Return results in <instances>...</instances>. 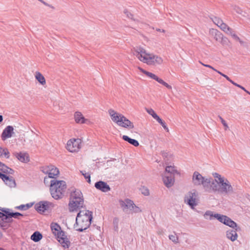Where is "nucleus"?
<instances>
[{
    "instance_id": "obj_1",
    "label": "nucleus",
    "mask_w": 250,
    "mask_h": 250,
    "mask_svg": "<svg viewBox=\"0 0 250 250\" xmlns=\"http://www.w3.org/2000/svg\"><path fill=\"white\" fill-rule=\"evenodd\" d=\"M133 54L141 62L148 65L161 64L163 62L161 57L147 53L146 50L141 46L134 47L132 50Z\"/></svg>"
},
{
    "instance_id": "obj_2",
    "label": "nucleus",
    "mask_w": 250,
    "mask_h": 250,
    "mask_svg": "<svg viewBox=\"0 0 250 250\" xmlns=\"http://www.w3.org/2000/svg\"><path fill=\"white\" fill-rule=\"evenodd\" d=\"M92 219V212L88 210H80L76 218L74 228L76 230L82 232L90 225Z\"/></svg>"
},
{
    "instance_id": "obj_3",
    "label": "nucleus",
    "mask_w": 250,
    "mask_h": 250,
    "mask_svg": "<svg viewBox=\"0 0 250 250\" xmlns=\"http://www.w3.org/2000/svg\"><path fill=\"white\" fill-rule=\"evenodd\" d=\"M50 183V192L52 198L55 200L62 199L66 189L65 182L52 179Z\"/></svg>"
},
{
    "instance_id": "obj_4",
    "label": "nucleus",
    "mask_w": 250,
    "mask_h": 250,
    "mask_svg": "<svg viewBox=\"0 0 250 250\" xmlns=\"http://www.w3.org/2000/svg\"><path fill=\"white\" fill-rule=\"evenodd\" d=\"M69 199L68 206L70 212L77 211L83 207L84 199L81 190L75 189L72 191L70 193Z\"/></svg>"
},
{
    "instance_id": "obj_5",
    "label": "nucleus",
    "mask_w": 250,
    "mask_h": 250,
    "mask_svg": "<svg viewBox=\"0 0 250 250\" xmlns=\"http://www.w3.org/2000/svg\"><path fill=\"white\" fill-rule=\"evenodd\" d=\"M52 233L56 236L57 240L64 249L70 247V242L66 235L65 232L62 231L61 227L56 223H52L50 225Z\"/></svg>"
},
{
    "instance_id": "obj_6",
    "label": "nucleus",
    "mask_w": 250,
    "mask_h": 250,
    "mask_svg": "<svg viewBox=\"0 0 250 250\" xmlns=\"http://www.w3.org/2000/svg\"><path fill=\"white\" fill-rule=\"evenodd\" d=\"M108 113L112 120L118 125L125 128L131 129L134 128L133 124L122 114L117 113L111 109L108 110Z\"/></svg>"
},
{
    "instance_id": "obj_7",
    "label": "nucleus",
    "mask_w": 250,
    "mask_h": 250,
    "mask_svg": "<svg viewBox=\"0 0 250 250\" xmlns=\"http://www.w3.org/2000/svg\"><path fill=\"white\" fill-rule=\"evenodd\" d=\"M211 178H206L198 171H195L192 175V182L194 186H202L205 191L209 192L211 191Z\"/></svg>"
},
{
    "instance_id": "obj_8",
    "label": "nucleus",
    "mask_w": 250,
    "mask_h": 250,
    "mask_svg": "<svg viewBox=\"0 0 250 250\" xmlns=\"http://www.w3.org/2000/svg\"><path fill=\"white\" fill-rule=\"evenodd\" d=\"M198 196V193L196 189L191 190L185 195V203L190 206L191 208H193L194 207L197 205L196 199Z\"/></svg>"
},
{
    "instance_id": "obj_9",
    "label": "nucleus",
    "mask_w": 250,
    "mask_h": 250,
    "mask_svg": "<svg viewBox=\"0 0 250 250\" xmlns=\"http://www.w3.org/2000/svg\"><path fill=\"white\" fill-rule=\"evenodd\" d=\"M82 140L81 139H71L68 141L66 149L71 152H77L81 147Z\"/></svg>"
},
{
    "instance_id": "obj_10",
    "label": "nucleus",
    "mask_w": 250,
    "mask_h": 250,
    "mask_svg": "<svg viewBox=\"0 0 250 250\" xmlns=\"http://www.w3.org/2000/svg\"><path fill=\"white\" fill-rule=\"evenodd\" d=\"M53 207V203L46 201H40L35 205V209L41 214Z\"/></svg>"
},
{
    "instance_id": "obj_11",
    "label": "nucleus",
    "mask_w": 250,
    "mask_h": 250,
    "mask_svg": "<svg viewBox=\"0 0 250 250\" xmlns=\"http://www.w3.org/2000/svg\"><path fill=\"white\" fill-rule=\"evenodd\" d=\"M41 170L44 174H47L49 178L54 179H55V177L60 173L59 169L53 165L42 167H41Z\"/></svg>"
},
{
    "instance_id": "obj_12",
    "label": "nucleus",
    "mask_w": 250,
    "mask_h": 250,
    "mask_svg": "<svg viewBox=\"0 0 250 250\" xmlns=\"http://www.w3.org/2000/svg\"><path fill=\"white\" fill-rule=\"evenodd\" d=\"M218 184L219 186L220 192L227 194L233 192L232 187L227 179L221 181Z\"/></svg>"
},
{
    "instance_id": "obj_13",
    "label": "nucleus",
    "mask_w": 250,
    "mask_h": 250,
    "mask_svg": "<svg viewBox=\"0 0 250 250\" xmlns=\"http://www.w3.org/2000/svg\"><path fill=\"white\" fill-rule=\"evenodd\" d=\"M119 203L124 211H125L127 209L132 210V208L134 205L133 202L129 199H126L125 200H120Z\"/></svg>"
},
{
    "instance_id": "obj_14",
    "label": "nucleus",
    "mask_w": 250,
    "mask_h": 250,
    "mask_svg": "<svg viewBox=\"0 0 250 250\" xmlns=\"http://www.w3.org/2000/svg\"><path fill=\"white\" fill-rule=\"evenodd\" d=\"M95 187L98 190L104 192L110 191L111 188L105 182L99 181L95 183Z\"/></svg>"
},
{
    "instance_id": "obj_15",
    "label": "nucleus",
    "mask_w": 250,
    "mask_h": 250,
    "mask_svg": "<svg viewBox=\"0 0 250 250\" xmlns=\"http://www.w3.org/2000/svg\"><path fill=\"white\" fill-rule=\"evenodd\" d=\"M145 75H146L147 77L155 80L157 82H158L159 83L162 84V85L166 86L167 88L168 89H171L172 87L171 85H169L168 83L164 82L162 79L159 78L158 76H157L156 75L149 72L148 71L146 72Z\"/></svg>"
},
{
    "instance_id": "obj_16",
    "label": "nucleus",
    "mask_w": 250,
    "mask_h": 250,
    "mask_svg": "<svg viewBox=\"0 0 250 250\" xmlns=\"http://www.w3.org/2000/svg\"><path fill=\"white\" fill-rule=\"evenodd\" d=\"M14 128L12 126L8 125L6 126L3 130L1 137L2 140H5L7 138H11L12 134L14 133Z\"/></svg>"
},
{
    "instance_id": "obj_17",
    "label": "nucleus",
    "mask_w": 250,
    "mask_h": 250,
    "mask_svg": "<svg viewBox=\"0 0 250 250\" xmlns=\"http://www.w3.org/2000/svg\"><path fill=\"white\" fill-rule=\"evenodd\" d=\"M163 181L165 185L167 188H170L174 185L175 181L174 176L173 175L165 174L163 177Z\"/></svg>"
},
{
    "instance_id": "obj_18",
    "label": "nucleus",
    "mask_w": 250,
    "mask_h": 250,
    "mask_svg": "<svg viewBox=\"0 0 250 250\" xmlns=\"http://www.w3.org/2000/svg\"><path fill=\"white\" fill-rule=\"evenodd\" d=\"M236 229H229L226 231V237L231 241L234 242L237 240L238 238V234Z\"/></svg>"
},
{
    "instance_id": "obj_19",
    "label": "nucleus",
    "mask_w": 250,
    "mask_h": 250,
    "mask_svg": "<svg viewBox=\"0 0 250 250\" xmlns=\"http://www.w3.org/2000/svg\"><path fill=\"white\" fill-rule=\"evenodd\" d=\"M210 32L212 34V35L214 36V38L217 41H220V40H221L222 42L223 43L224 42L226 41V40H227L226 38H224L222 34L217 30L212 29L210 31Z\"/></svg>"
},
{
    "instance_id": "obj_20",
    "label": "nucleus",
    "mask_w": 250,
    "mask_h": 250,
    "mask_svg": "<svg viewBox=\"0 0 250 250\" xmlns=\"http://www.w3.org/2000/svg\"><path fill=\"white\" fill-rule=\"evenodd\" d=\"M17 158L21 162L27 163L29 161V155L27 153L20 152L15 155Z\"/></svg>"
},
{
    "instance_id": "obj_21",
    "label": "nucleus",
    "mask_w": 250,
    "mask_h": 250,
    "mask_svg": "<svg viewBox=\"0 0 250 250\" xmlns=\"http://www.w3.org/2000/svg\"><path fill=\"white\" fill-rule=\"evenodd\" d=\"M74 118L76 122L78 124H84L87 120L84 118L82 113L79 111L75 113Z\"/></svg>"
},
{
    "instance_id": "obj_22",
    "label": "nucleus",
    "mask_w": 250,
    "mask_h": 250,
    "mask_svg": "<svg viewBox=\"0 0 250 250\" xmlns=\"http://www.w3.org/2000/svg\"><path fill=\"white\" fill-rule=\"evenodd\" d=\"M224 224L229 226L233 229H240V228L238 227L237 224L228 216Z\"/></svg>"
},
{
    "instance_id": "obj_23",
    "label": "nucleus",
    "mask_w": 250,
    "mask_h": 250,
    "mask_svg": "<svg viewBox=\"0 0 250 250\" xmlns=\"http://www.w3.org/2000/svg\"><path fill=\"white\" fill-rule=\"evenodd\" d=\"M166 173L165 174L168 175H174L175 174H180V173L174 167L167 166L165 169Z\"/></svg>"
},
{
    "instance_id": "obj_24",
    "label": "nucleus",
    "mask_w": 250,
    "mask_h": 250,
    "mask_svg": "<svg viewBox=\"0 0 250 250\" xmlns=\"http://www.w3.org/2000/svg\"><path fill=\"white\" fill-rule=\"evenodd\" d=\"M122 138L124 141L127 142L134 146H138L139 145V143L137 140L131 139L126 135H123Z\"/></svg>"
},
{
    "instance_id": "obj_25",
    "label": "nucleus",
    "mask_w": 250,
    "mask_h": 250,
    "mask_svg": "<svg viewBox=\"0 0 250 250\" xmlns=\"http://www.w3.org/2000/svg\"><path fill=\"white\" fill-rule=\"evenodd\" d=\"M36 80L42 85L45 84L46 81L44 76L39 72L35 73Z\"/></svg>"
},
{
    "instance_id": "obj_26",
    "label": "nucleus",
    "mask_w": 250,
    "mask_h": 250,
    "mask_svg": "<svg viewBox=\"0 0 250 250\" xmlns=\"http://www.w3.org/2000/svg\"><path fill=\"white\" fill-rule=\"evenodd\" d=\"M42 237V234L39 231H35L31 236V239L35 242L40 241Z\"/></svg>"
},
{
    "instance_id": "obj_27",
    "label": "nucleus",
    "mask_w": 250,
    "mask_h": 250,
    "mask_svg": "<svg viewBox=\"0 0 250 250\" xmlns=\"http://www.w3.org/2000/svg\"><path fill=\"white\" fill-rule=\"evenodd\" d=\"M3 156L6 158H9L10 156V153L7 148H3L1 147H0V157Z\"/></svg>"
},
{
    "instance_id": "obj_28",
    "label": "nucleus",
    "mask_w": 250,
    "mask_h": 250,
    "mask_svg": "<svg viewBox=\"0 0 250 250\" xmlns=\"http://www.w3.org/2000/svg\"><path fill=\"white\" fill-rule=\"evenodd\" d=\"M0 210L3 212L5 214V219H8V218H12V213L9 211V209L0 208Z\"/></svg>"
},
{
    "instance_id": "obj_29",
    "label": "nucleus",
    "mask_w": 250,
    "mask_h": 250,
    "mask_svg": "<svg viewBox=\"0 0 250 250\" xmlns=\"http://www.w3.org/2000/svg\"><path fill=\"white\" fill-rule=\"evenodd\" d=\"M214 218L217 219L220 222L224 224L227 217V216L216 213L214 215Z\"/></svg>"
},
{
    "instance_id": "obj_30",
    "label": "nucleus",
    "mask_w": 250,
    "mask_h": 250,
    "mask_svg": "<svg viewBox=\"0 0 250 250\" xmlns=\"http://www.w3.org/2000/svg\"><path fill=\"white\" fill-rule=\"evenodd\" d=\"M216 213H214L213 211L211 210H207L205 213L204 216L205 219H209V220H212L213 218H214V215Z\"/></svg>"
},
{
    "instance_id": "obj_31",
    "label": "nucleus",
    "mask_w": 250,
    "mask_h": 250,
    "mask_svg": "<svg viewBox=\"0 0 250 250\" xmlns=\"http://www.w3.org/2000/svg\"><path fill=\"white\" fill-rule=\"evenodd\" d=\"M217 73H219V74H220L223 77H225L228 81L230 82L232 84H233L235 86H236L239 88L241 87V85H240L239 84H237V83H236L234 82H233V81H232L227 75H226L224 74H223L222 73H221L220 71H217Z\"/></svg>"
},
{
    "instance_id": "obj_32",
    "label": "nucleus",
    "mask_w": 250,
    "mask_h": 250,
    "mask_svg": "<svg viewBox=\"0 0 250 250\" xmlns=\"http://www.w3.org/2000/svg\"><path fill=\"white\" fill-rule=\"evenodd\" d=\"M5 183L10 187H14L16 185L15 181L12 176H9L8 180L5 181Z\"/></svg>"
},
{
    "instance_id": "obj_33",
    "label": "nucleus",
    "mask_w": 250,
    "mask_h": 250,
    "mask_svg": "<svg viewBox=\"0 0 250 250\" xmlns=\"http://www.w3.org/2000/svg\"><path fill=\"white\" fill-rule=\"evenodd\" d=\"M155 119L163 127V128L167 131H168V129L166 125V124L164 121H163L158 116L155 118Z\"/></svg>"
},
{
    "instance_id": "obj_34",
    "label": "nucleus",
    "mask_w": 250,
    "mask_h": 250,
    "mask_svg": "<svg viewBox=\"0 0 250 250\" xmlns=\"http://www.w3.org/2000/svg\"><path fill=\"white\" fill-rule=\"evenodd\" d=\"M9 167L5 165L4 164L0 163V171L3 173L7 174Z\"/></svg>"
},
{
    "instance_id": "obj_35",
    "label": "nucleus",
    "mask_w": 250,
    "mask_h": 250,
    "mask_svg": "<svg viewBox=\"0 0 250 250\" xmlns=\"http://www.w3.org/2000/svg\"><path fill=\"white\" fill-rule=\"evenodd\" d=\"M211 183L212 184V186L210 185V188H211V191L213 190L214 191H219V192H220L219 185L218 184H215L214 182L213 181L212 182H211Z\"/></svg>"
},
{
    "instance_id": "obj_36",
    "label": "nucleus",
    "mask_w": 250,
    "mask_h": 250,
    "mask_svg": "<svg viewBox=\"0 0 250 250\" xmlns=\"http://www.w3.org/2000/svg\"><path fill=\"white\" fill-rule=\"evenodd\" d=\"M213 175L214 177L216 178L215 180L217 184L219 183L221 181H222L225 179L223 177H222L219 174L217 173H213Z\"/></svg>"
},
{
    "instance_id": "obj_37",
    "label": "nucleus",
    "mask_w": 250,
    "mask_h": 250,
    "mask_svg": "<svg viewBox=\"0 0 250 250\" xmlns=\"http://www.w3.org/2000/svg\"><path fill=\"white\" fill-rule=\"evenodd\" d=\"M82 175H83L85 179L87 180V182L90 184L91 180H90V174L89 173H86L85 171H81Z\"/></svg>"
},
{
    "instance_id": "obj_38",
    "label": "nucleus",
    "mask_w": 250,
    "mask_h": 250,
    "mask_svg": "<svg viewBox=\"0 0 250 250\" xmlns=\"http://www.w3.org/2000/svg\"><path fill=\"white\" fill-rule=\"evenodd\" d=\"M9 227V225L5 221L0 220V227L3 229H6Z\"/></svg>"
},
{
    "instance_id": "obj_39",
    "label": "nucleus",
    "mask_w": 250,
    "mask_h": 250,
    "mask_svg": "<svg viewBox=\"0 0 250 250\" xmlns=\"http://www.w3.org/2000/svg\"><path fill=\"white\" fill-rule=\"evenodd\" d=\"M212 20L213 22L218 26H219V25L223 22L221 19L216 17H214L213 19H212Z\"/></svg>"
},
{
    "instance_id": "obj_40",
    "label": "nucleus",
    "mask_w": 250,
    "mask_h": 250,
    "mask_svg": "<svg viewBox=\"0 0 250 250\" xmlns=\"http://www.w3.org/2000/svg\"><path fill=\"white\" fill-rule=\"evenodd\" d=\"M146 112L149 114L151 115L154 119L158 116L157 114L152 108H146Z\"/></svg>"
},
{
    "instance_id": "obj_41",
    "label": "nucleus",
    "mask_w": 250,
    "mask_h": 250,
    "mask_svg": "<svg viewBox=\"0 0 250 250\" xmlns=\"http://www.w3.org/2000/svg\"><path fill=\"white\" fill-rule=\"evenodd\" d=\"M141 192L142 193L145 195V196H148L149 195V190L147 188H146V187H142L141 188Z\"/></svg>"
},
{
    "instance_id": "obj_42",
    "label": "nucleus",
    "mask_w": 250,
    "mask_h": 250,
    "mask_svg": "<svg viewBox=\"0 0 250 250\" xmlns=\"http://www.w3.org/2000/svg\"><path fill=\"white\" fill-rule=\"evenodd\" d=\"M221 30L225 32L226 30H229V26H228L225 23L222 22L219 26Z\"/></svg>"
},
{
    "instance_id": "obj_43",
    "label": "nucleus",
    "mask_w": 250,
    "mask_h": 250,
    "mask_svg": "<svg viewBox=\"0 0 250 250\" xmlns=\"http://www.w3.org/2000/svg\"><path fill=\"white\" fill-rule=\"evenodd\" d=\"M132 212L134 213H138L141 212V209L137 207L134 204L132 208Z\"/></svg>"
},
{
    "instance_id": "obj_44",
    "label": "nucleus",
    "mask_w": 250,
    "mask_h": 250,
    "mask_svg": "<svg viewBox=\"0 0 250 250\" xmlns=\"http://www.w3.org/2000/svg\"><path fill=\"white\" fill-rule=\"evenodd\" d=\"M169 238L170 240L174 243H177L178 240V238L175 235H169Z\"/></svg>"
},
{
    "instance_id": "obj_45",
    "label": "nucleus",
    "mask_w": 250,
    "mask_h": 250,
    "mask_svg": "<svg viewBox=\"0 0 250 250\" xmlns=\"http://www.w3.org/2000/svg\"><path fill=\"white\" fill-rule=\"evenodd\" d=\"M9 176L0 172V178L5 182L8 180Z\"/></svg>"
},
{
    "instance_id": "obj_46",
    "label": "nucleus",
    "mask_w": 250,
    "mask_h": 250,
    "mask_svg": "<svg viewBox=\"0 0 250 250\" xmlns=\"http://www.w3.org/2000/svg\"><path fill=\"white\" fill-rule=\"evenodd\" d=\"M222 124L225 127V130H227V128H229V126L227 124V123L226 122V121L222 118V117H221L220 116H218Z\"/></svg>"
},
{
    "instance_id": "obj_47",
    "label": "nucleus",
    "mask_w": 250,
    "mask_h": 250,
    "mask_svg": "<svg viewBox=\"0 0 250 250\" xmlns=\"http://www.w3.org/2000/svg\"><path fill=\"white\" fill-rule=\"evenodd\" d=\"M23 215L20 212H13L12 213V217L14 218H19V216H23Z\"/></svg>"
},
{
    "instance_id": "obj_48",
    "label": "nucleus",
    "mask_w": 250,
    "mask_h": 250,
    "mask_svg": "<svg viewBox=\"0 0 250 250\" xmlns=\"http://www.w3.org/2000/svg\"><path fill=\"white\" fill-rule=\"evenodd\" d=\"M234 10L237 13L240 14H241L242 13V12H243L242 10L240 8H239V7H237V6H235L234 8Z\"/></svg>"
},
{
    "instance_id": "obj_49",
    "label": "nucleus",
    "mask_w": 250,
    "mask_h": 250,
    "mask_svg": "<svg viewBox=\"0 0 250 250\" xmlns=\"http://www.w3.org/2000/svg\"><path fill=\"white\" fill-rule=\"evenodd\" d=\"M161 154L164 158H167L169 156L168 152L166 151H162Z\"/></svg>"
},
{
    "instance_id": "obj_50",
    "label": "nucleus",
    "mask_w": 250,
    "mask_h": 250,
    "mask_svg": "<svg viewBox=\"0 0 250 250\" xmlns=\"http://www.w3.org/2000/svg\"><path fill=\"white\" fill-rule=\"evenodd\" d=\"M229 29L230 30H226V31H225V33H226L227 34H229V35H230L231 36L232 35V34H233L234 33H233V30L230 28L229 27Z\"/></svg>"
},
{
    "instance_id": "obj_51",
    "label": "nucleus",
    "mask_w": 250,
    "mask_h": 250,
    "mask_svg": "<svg viewBox=\"0 0 250 250\" xmlns=\"http://www.w3.org/2000/svg\"><path fill=\"white\" fill-rule=\"evenodd\" d=\"M229 29L230 30H226V31H225V33H226L227 34H229V35H230L231 36L232 35V34H233L234 33H233V30L230 28L229 27Z\"/></svg>"
},
{
    "instance_id": "obj_52",
    "label": "nucleus",
    "mask_w": 250,
    "mask_h": 250,
    "mask_svg": "<svg viewBox=\"0 0 250 250\" xmlns=\"http://www.w3.org/2000/svg\"><path fill=\"white\" fill-rule=\"evenodd\" d=\"M201 63L203 65H204V66H206V67H207L210 68L212 69V70H213L214 71H216V72H217V71H218V70H217L216 69H215L214 68H213L212 66H211V65H208V64H204V63H202V62H201Z\"/></svg>"
},
{
    "instance_id": "obj_53",
    "label": "nucleus",
    "mask_w": 250,
    "mask_h": 250,
    "mask_svg": "<svg viewBox=\"0 0 250 250\" xmlns=\"http://www.w3.org/2000/svg\"><path fill=\"white\" fill-rule=\"evenodd\" d=\"M5 214L2 211H0V220L4 221Z\"/></svg>"
},
{
    "instance_id": "obj_54",
    "label": "nucleus",
    "mask_w": 250,
    "mask_h": 250,
    "mask_svg": "<svg viewBox=\"0 0 250 250\" xmlns=\"http://www.w3.org/2000/svg\"><path fill=\"white\" fill-rule=\"evenodd\" d=\"M16 208L22 210H25L24 205H21L19 206H17L16 207Z\"/></svg>"
},
{
    "instance_id": "obj_55",
    "label": "nucleus",
    "mask_w": 250,
    "mask_h": 250,
    "mask_svg": "<svg viewBox=\"0 0 250 250\" xmlns=\"http://www.w3.org/2000/svg\"><path fill=\"white\" fill-rule=\"evenodd\" d=\"M231 36L235 40H237V41H239L240 42V43L242 42L240 41V38L237 36V35H236V34H235L234 33H233V34H232Z\"/></svg>"
},
{
    "instance_id": "obj_56",
    "label": "nucleus",
    "mask_w": 250,
    "mask_h": 250,
    "mask_svg": "<svg viewBox=\"0 0 250 250\" xmlns=\"http://www.w3.org/2000/svg\"><path fill=\"white\" fill-rule=\"evenodd\" d=\"M49 178H49L48 176L44 177V181H43L44 184L47 185L49 183Z\"/></svg>"
},
{
    "instance_id": "obj_57",
    "label": "nucleus",
    "mask_w": 250,
    "mask_h": 250,
    "mask_svg": "<svg viewBox=\"0 0 250 250\" xmlns=\"http://www.w3.org/2000/svg\"><path fill=\"white\" fill-rule=\"evenodd\" d=\"M125 13L126 14V16H127L129 18L132 19L133 15H132L130 13H129V12H128L127 11H125Z\"/></svg>"
},
{
    "instance_id": "obj_58",
    "label": "nucleus",
    "mask_w": 250,
    "mask_h": 250,
    "mask_svg": "<svg viewBox=\"0 0 250 250\" xmlns=\"http://www.w3.org/2000/svg\"><path fill=\"white\" fill-rule=\"evenodd\" d=\"M118 222V219L117 218H115L113 219V224L114 225H116V227L117 228V224Z\"/></svg>"
},
{
    "instance_id": "obj_59",
    "label": "nucleus",
    "mask_w": 250,
    "mask_h": 250,
    "mask_svg": "<svg viewBox=\"0 0 250 250\" xmlns=\"http://www.w3.org/2000/svg\"><path fill=\"white\" fill-rule=\"evenodd\" d=\"M32 206V204H27L24 205L25 209L26 210L30 208Z\"/></svg>"
},
{
    "instance_id": "obj_60",
    "label": "nucleus",
    "mask_w": 250,
    "mask_h": 250,
    "mask_svg": "<svg viewBox=\"0 0 250 250\" xmlns=\"http://www.w3.org/2000/svg\"><path fill=\"white\" fill-rule=\"evenodd\" d=\"M13 220L12 218H8V219H4V221H5L7 224L12 222Z\"/></svg>"
},
{
    "instance_id": "obj_61",
    "label": "nucleus",
    "mask_w": 250,
    "mask_h": 250,
    "mask_svg": "<svg viewBox=\"0 0 250 250\" xmlns=\"http://www.w3.org/2000/svg\"><path fill=\"white\" fill-rule=\"evenodd\" d=\"M14 170H13L12 169L9 167L8 172H7V174H13L14 173Z\"/></svg>"
},
{
    "instance_id": "obj_62",
    "label": "nucleus",
    "mask_w": 250,
    "mask_h": 250,
    "mask_svg": "<svg viewBox=\"0 0 250 250\" xmlns=\"http://www.w3.org/2000/svg\"><path fill=\"white\" fill-rule=\"evenodd\" d=\"M241 89H243L244 91H245L246 93L250 95V92L247 90L243 86H241V87H240Z\"/></svg>"
},
{
    "instance_id": "obj_63",
    "label": "nucleus",
    "mask_w": 250,
    "mask_h": 250,
    "mask_svg": "<svg viewBox=\"0 0 250 250\" xmlns=\"http://www.w3.org/2000/svg\"><path fill=\"white\" fill-rule=\"evenodd\" d=\"M139 69H140V71L142 72L144 74H145L146 72H147V71L143 69V68H141L139 67Z\"/></svg>"
},
{
    "instance_id": "obj_64",
    "label": "nucleus",
    "mask_w": 250,
    "mask_h": 250,
    "mask_svg": "<svg viewBox=\"0 0 250 250\" xmlns=\"http://www.w3.org/2000/svg\"><path fill=\"white\" fill-rule=\"evenodd\" d=\"M42 3L44 5H46V6H49L50 7V5L48 4L47 3L45 2V1H44L43 0H42V1H41Z\"/></svg>"
}]
</instances>
